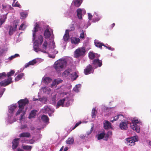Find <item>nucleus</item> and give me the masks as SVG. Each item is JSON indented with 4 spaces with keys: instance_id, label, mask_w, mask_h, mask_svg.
I'll use <instances>...</instances> for the list:
<instances>
[{
    "instance_id": "338daca9",
    "label": "nucleus",
    "mask_w": 151,
    "mask_h": 151,
    "mask_svg": "<svg viewBox=\"0 0 151 151\" xmlns=\"http://www.w3.org/2000/svg\"><path fill=\"white\" fill-rule=\"evenodd\" d=\"M2 8L3 9H5L6 7V5H2Z\"/></svg>"
},
{
    "instance_id": "473e14b6",
    "label": "nucleus",
    "mask_w": 151,
    "mask_h": 151,
    "mask_svg": "<svg viewBox=\"0 0 151 151\" xmlns=\"http://www.w3.org/2000/svg\"><path fill=\"white\" fill-rule=\"evenodd\" d=\"M41 118L42 121L45 123L47 122L49 120V118L47 116L45 115H42Z\"/></svg>"
},
{
    "instance_id": "69168bd1",
    "label": "nucleus",
    "mask_w": 151,
    "mask_h": 151,
    "mask_svg": "<svg viewBox=\"0 0 151 151\" xmlns=\"http://www.w3.org/2000/svg\"><path fill=\"white\" fill-rule=\"evenodd\" d=\"M95 57H96V58H99L100 56V55H99L97 54H95Z\"/></svg>"
},
{
    "instance_id": "e2e57ef3",
    "label": "nucleus",
    "mask_w": 151,
    "mask_h": 151,
    "mask_svg": "<svg viewBox=\"0 0 151 151\" xmlns=\"http://www.w3.org/2000/svg\"><path fill=\"white\" fill-rule=\"evenodd\" d=\"M80 137L82 139H84L85 137V136L83 135H81L80 136Z\"/></svg>"
},
{
    "instance_id": "20e7f679",
    "label": "nucleus",
    "mask_w": 151,
    "mask_h": 151,
    "mask_svg": "<svg viewBox=\"0 0 151 151\" xmlns=\"http://www.w3.org/2000/svg\"><path fill=\"white\" fill-rule=\"evenodd\" d=\"M132 123L131 124L130 127L134 130L136 131L137 132H140V128L139 126L137 124L138 123H140V121L136 118H134L132 120Z\"/></svg>"
},
{
    "instance_id": "4d7b16f0",
    "label": "nucleus",
    "mask_w": 151,
    "mask_h": 151,
    "mask_svg": "<svg viewBox=\"0 0 151 151\" xmlns=\"http://www.w3.org/2000/svg\"><path fill=\"white\" fill-rule=\"evenodd\" d=\"M100 18L101 17H98L96 18L95 19H94L93 20V22H97L100 20Z\"/></svg>"
},
{
    "instance_id": "39448f33",
    "label": "nucleus",
    "mask_w": 151,
    "mask_h": 151,
    "mask_svg": "<svg viewBox=\"0 0 151 151\" xmlns=\"http://www.w3.org/2000/svg\"><path fill=\"white\" fill-rule=\"evenodd\" d=\"M86 52L85 48L82 47L76 49L74 52V56L77 58L84 55Z\"/></svg>"
},
{
    "instance_id": "f8f14e48",
    "label": "nucleus",
    "mask_w": 151,
    "mask_h": 151,
    "mask_svg": "<svg viewBox=\"0 0 151 151\" xmlns=\"http://www.w3.org/2000/svg\"><path fill=\"white\" fill-rule=\"evenodd\" d=\"M39 27V25L37 23H36L35 25L33 31V41L35 39L36 32L38 31Z\"/></svg>"
},
{
    "instance_id": "e433bc0d",
    "label": "nucleus",
    "mask_w": 151,
    "mask_h": 151,
    "mask_svg": "<svg viewBox=\"0 0 151 151\" xmlns=\"http://www.w3.org/2000/svg\"><path fill=\"white\" fill-rule=\"evenodd\" d=\"M86 36V35L85 33L82 30L80 34L79 38L81 39H84Z\"/></svg>"
},
{
    "instance_id": "0e129e2a",
    "label": "nucleus",
    "mask_w": 151,
    "mask_h": 151,
    "mask_svg": "<svg viewBox=\"0 0 151 151\" xmlns=\"http://www.w3.org/2000/svg\"><path fill=\"white\" fill-rule=\"evenodd\" d=\"M105 47H106L108 49H109L110 50H114V48H111V47H108L107 46H105Z\"/></svg>"
},
{
    "instance_id": "1a4fd4ad",
    "label": "nucleus",
    "mask_w": 151,
    "mask_h": 151,
    "mask_svg": "<svg viewBox=\"0 0 151 151\" xmlns=\"http://www.w3.org/2000/svg\"><path fill=\"white\" fill-rule=\"evenodd\" d=\"M94 71V70L92 65H89L86 69L84 70V73L86 75H88L91 73H92Z\"/></svg>"
},
{
    "instance_id": "5701e85b",
    "label": "nucleus",
    "mask_w": 151,
    "mask_h": 151,
    "mask_svg": "<svg viewBox=\"0 0 151 151\" xmlns=\"http://www.w3.org/2000/svg\"><path fill=\"white\" fill-rule=\"evenodd\" d=\"M37 62L35 59H34L32 61L29 62L28 63H26L25 65V67L26 68L28 67L29 65H33Z\"/></svg>"
},
{
    "instance_id": "7ed1b4c3",
    "label": "nucleus",
    "mask_w": 151,
    "mask_h": 151,
    "mask_svg": "<svg viewBox=\"0 0 151 151\" xmlns=\"http://www.w3.org/2000/svg\"><path fill=\"white\" fill-rule=\"evenodd\" d=\"M29 101L27 98L20 100L18 102L19 104V109L16 113V115L19 114L24 109V106L29 103Z\"/></svg>"
},
{
    "instance_id": "6ab92c4d",
    "label": "nucleus",
    "mask_w": 151,
    "mask_h": 151,
    "mask_svg": "<svg viewBox=\"0 0 151 151\" xmlns=\"http://www.w3.org/2000/svg\"><path fill=\"white\" fill-rule=\"evenodd\" d=\"M104 126L105 129L110 128H111V124L107 121H104Z\"/></svg>"
},
{
    "instance_id": "37998d69",
    "label": "nucleus",
    "mask_w": 151,
    "mask_h": 151,
    "mask_svg": "<svg viewBox=\"0 0 151 151\" xmlns=\"http://www.w3.org/2000/svg\"><path fill=\"white\" fill-rule=\"evenodd\" d=\"M96 109L93 108L92 110L91 116L92 118H94L96 116Z\"/></svg>"
},
{
    "instance_id": "ea45409f",
    "label": "nucleus",
    "mask_w": 151,
    "mask_h": 151,
    "mask_svg": "<svg viewBox=\"0 0 151 151\" xmlns=\"http://www.w3.org/2000/svg\"><path fill=\"white\" fill-rule=\"evenodd\" d=\"M95 53L92 52H89V57L90 59H93L95 58Z\"/></svg>"
},
{
    "instance_id": "72a5a7b5",
    "label": "nucleus",
    "mask_w": 151,
    "mask_h": 151,
    "mask_svg": "<svg viewBox=\"0 0 151 151\" xmlns=\"http://www.w3.org/2000/svg\"><path fill=\"white\" fill-rule=\"evenodd\" d=\"M67 107L69 106L73 102V100L72 99V98L70 97L69 98H67Z\"/></svg>"
},
{
    "instance_id": "2eb2a0df",
    "label": "nucleus",
    "mask_w": 151,
    "mask_h": 151,
    "mask_svg": "<svg viewBox=\"0 0 151 151\" xmlns=\"http://www.w3.org/2000/svg\"><path fill=\"white\" fill-rule=\"evenodd\" d=\"M71 43L75 45L78 44L80 42V40L78 38L72 37L71 38Z\"/></svg>"
},
{
    "instance_id": "de8ad7c7",
    "label": "nucleus",
    "mask_w": 151,
    "mask_h": 151,
    "mask_svg": "<svg viewBox=\"0 0 151 151\" xmlns=\"http://www.w3.org/2000/svg\"><path fill=\"white\" fill-rule=\"evenodd\" d=\"M6 19V17H5L4 19L2 20L0 19V27H1L2 25L5 22V20Z\"/></svg>"
},
{
    "instance_id": "4be33fe9",
    "label": "nucleus",
    "mask_w": 151,
    "mask_h": 151,
    "mask_svg": "<svg viewBox=\"0 0 151 151\" xmlns=\"http://www.w3.org/2000/svg\"><path fill=\"white\" fill-rule=\"evenodd\" d=\"M37 111L35 110H33L31 111L30 113L28 118L30 119L32 118H35L36 115V113Z\"/></svg>"
},
{
    "instance_id": "ddd939ff",
    "label": "nucleus",
    "mask_w": 151,
    "mask_h": 151,
    "mask_svg": "<svg viewBox=\"0 0 151 151\" xmlns=\"http://www.w3.org/2000/svg\"><path fill=\"white\" fill-rule=\"evenodd\" d=\"M127 122L126 121L122 122L120 123L119 127L122 130H126L127 129Z\"/></svg>"
},
{
    "instance_id": "393cba45",
    "label": "nucleus",
    "mask_w": 151,
    "mask_h": 151,
    "mask_svg": "<svg viewBox=\"0 0 151 151\" xmlns=\"http://www.w3.org/2000/svg\"><path fill=\"white\" fill-rule=\"evenodd\" d=\"M42 111L43 113L46 114L48 113L50 111H51V108L47 106H45L43 109H42Z\"/></svg>"
},
{
    "instance_id": "49530a36",
    "label": "nucleus",
    "mask_w": 151,
    "mask_h": 151,
    "mask_svg": "<svg viewBox=\"0 0 151 151\" xmlns=\"http://www.w3.org/2000/svg\"><path fill=\"white\" fill-rule=\"evenodd\" d=\"M18 25V23L17 22H14L13 23V25L12 26L13 28L16 30L17 28Z\"/></svg>"
},
{
    "instance_id": "f3484780",
    "label": "nucleus",
    "mask_w": 151,
    "mask_h": 151,
    "mask_svg": "<svg viewBox=\"0 0 151 151\" xmlns=\"http://www.w3.org/2000/svg\"><path fill=\"white\" fill-rule=\"evenodd\" d=\"M42 82L46 84L50 83L52 81V79L49 77H44L42 79Z\"/></svg>"
},
{
    "instance_id": "423d86ee",
    "label": "nucleus",
    "mask_w": 151,
    "mask_h": 151,
    "mask_svg": "<svg viewBox=\"0 0 151 151\" xmlns=\"http://www.w3.org/2000/svg\"><path fill=\"white\" fill-rule=\"evenodd\" d=\"M138 140V137L134 136L132 137L126 138L125 142L128 145L132 146L134 145L135 142L137 141Z\"/></svg>"
},
{
    "instance_id": "09e8293b",
    "label": "nucleus",
    "mask_w": 151,
    "mask_h": 151,
    "mask_svg": "<svg viewBox=\"0 0 151 151\" xmlns=\"http://www.w3.org/2000/svg\"><path fill=\"white\" fill-rule=\"evenodd\" d=\"M16 108V106L15 105H13L10 107L9 110L11 112H12L14 111Z\"/></svg>"
},
{
    "instance_id": "a19ab883",
    "label": "nucleus",
    "mask_w": 151,
    "mask_h": 151,
    "mask_svg": "<svg viewBox=\"0 0 151 151\" xmlns=\"http://www.w3.org/2000/svg\"><path fill=\"white\" fill-rule=\"evenodd\" d=\"M27 14L26 13H24L22 12L20 13V15L22 18V19H24L26 18L27 15Z\"/></svg>"
},
{
    "instance_id": "4468645a",
    "label": "nucleus",
    "mask_w": 151,
    "mask_h": 151,
    "mask_svg": "<svg viewBox=\"0 0 151 151\" xmlns=\"http://www.w3.org/2000/svg\"><path fill=\"white\" fill-rule=\"evenodd\" d=\"M19 138H17L14 139L12 142V148L13 149H16L18 146V141L19 140Z\"/></svg>"
},
{
    "instance_id": "774afa93",
    "label": "nucleus",
    "mask_w": 151,
    "mask_h": 151,
    "mask_svg": "<svg viewBox=\"0 0 151 151\" xmlns=\"http://www.w3.org/2000/svg\"><path fill=\"white\" fill-rule=\"evenodd\" d=\"M82 13H83V14L86 13V12L85 9H82Z\"/></svg>"
},
{
    "instance_id": "9d476101",
    "label": "nucleus",
    "mask_w": 151,
    "mask_h": 151,
    "mask_svg": "<svg viewBox=\"0 0 151 151\" xmlns=\"http://www.w3.org/2000/svg\"><path fill=\"white\" fill-rule=\"evenodd\" d=\"M92 62L93 66L95 68H97L98 66L99 67H101L102 65L101 60H99V59H94Z\"/></svg>"
},
{
    "instance_id": "58836bf2",
    "label": "nucleus",
    "mask_w": 151,
    "mask_h": 151,
    "mask_svg": "<svg viewBox=\"0 0 151 151\" xmlns=\"http://www.w3.org/2000/svg\"><path fill=\"white\" fill-rule=\"evenodd\" d=\"M74 29V28L73 25L71 26L70 29H67V40L69 38V35L68 34V32L69 31H71L73 30Z\"/></svg>"
},
{
    "instance_id": "7c9ffc66",
    "label": "nucleus",
    "mask_w": 151,
    "mask_h": 151,
    "mask_svg": "<svg viewBox=\"0 0 151 151\" xmlns=\"http://www.w3.org/2000/svg\"><path fill=\"white\" fill-rule=\"evenodd\" d=\"M24 75L23 73H21L17 76L15 78V81H18L21 79L24 76Z\"/></svg>"
},
{
    "instance_id": "052dcab7",
    "label": "nucleus",
    "mask_w": 151,
    "mask_h": 151,
    "mask_svg": "<svg viewBox=\"0 0 151 151\" xmlns=\"http://www.w3.org/2000/svg\"><path fill=\"white\" fill-rule=\"evenodd\" d=\"M66 30H65V34L63 37V39L65 41H66Z\"/></svg>"
},
{
    "instance_id": "bf43d9fd",
    "label": "nucleus",
    "mask_w": 151,
    "mask_h": 151,
    "mask_svg": "<svg viewBox=\"0 0 151 151\" xmlns=\"http://www.w3.org/2000/svg\"><path fill=\"white\" fill-rule=\"evenodd\" d=\"M88 19H89V20H91V18L92 17V16L91 15V14L88 13Z\"/></svg>"
},
{
    "instance_id": "79ce46f5",
    "label": "nucleus",
    "mask_w": 151,
    "mask_h": 151,
    "mask_svg": "<svg viewBox=\"0 0 151 151\" xmlns=\"http://www.w3.org/2000/svg\"><path fill=\"white\" fill-rule=\"evenodd\" d=\"M6 76V74L5 72L0 73V79L4 78Z\"/></svg>"
},
{
    "instance_id": "864d4df0",
    "label": "nucleus",
    "mask_w": 151,
    "mask_h": 151,
    "mask_svg": "<svg viewBox=\"0 0 151 151\" xmlns=\"http://www.w3.org/2000/svg\"><path fill=\"white\" fill-rule=\"evenodd\" d=\"M27 142H26L27 143H30V144H32L34 143L35 141H34V140L33 139H31L30 140H27Z\"/></svg>"
},
{
    "instance_id": "2f4dec72",
    "label": "nucleus",
    "mask_w": 151,
    "mask_h": 151,
    "mask_svg": "<svg viewBox=\"0 0 151 151\" xmlns=\"http://www.w3.org/2000/svg\"><path fill=\"white\" fill-rule=\"evenodd\" d=\"M16 31L14 28L12 26H10L9 27V34L10 36L12 35L14 32Z\"/></svg>"
},
{
    "instance_id": "c756f323",
    "label": "nucleus",
    "mask_w": 151,
    "mask_h": 151,
    "mask_svg": "<svg viewBox=\"0 0 151 151\" xmlns=\"http://www.w3.org/2000/svg\"><path fill=\"white\" fill-rule=\"evenodd\" d=\"M81 87V85L80 84L76 85L73 88V90L76 92L79 91Z\"/></svg>"
},
{
    "instance_id": "13d9d810",
    "label": "nucleus",
    "mask_w": 151,
    "mask_h": 151,
    "mask_svg": "<svg viewBox=\"0 0 151 151\" xmlns=\"http://www.w3.org/2000/svg\"><path fill=\"white\" fill-rule=\"evenodd\" d=\"M57 85V83L56 81H55V80H54V81H53L51 85L52 86H53Z\"/></svg>"
},
{
    "instance_id": "0eeeda50",
    "label": "nucleus",
    "mask_w": 151,
    "mask_h": 151,
    "mask_svg": "<svg viewBox=\"0 0 151 151\" xmlns=\"http://www.w3.org/2000/svg\"><path fill=\"white\" fill-rule=\"evenodd\" d=\"M109 134L111 135L112 132H109L108 134H105L103 132L102 133L99 134L97 135V139L98 140L103 139L104 140H107L108 139Z\"/></svg>"
},
{
    "instance_id": "f03ea898",
    "label": "nucleus",
    "mask_w": 151,
    "mask_h": 151,
    "mask_svg": "<svg viewBox=\"0 0 151 151\" xmlns=\"http://www.w3.org/2000/svg\"><path fill=\"white\" fill-rule=\"evenodd\" d=\"M66 66V60L60 59L56 61L53 65V67L58 73L64 70Z\"/></svg>"
},
{
    "instance_id": "bb28decb",
    "label": "nucleus",
    "mask_w": 151,
    "mask_h": 151,
    "mask_svg": "<svg viewBox=\"0 0 151 151\" xmlns=\"http://www.w3.org/2000/svg\"><path fill=\"white\" fill-rule=\"evenodd\" d=\"M40 45H37L35 43H34L33 45V48L34 50L36 52H37L39 51H41L42 52L41 49L39 47Z\"/></svg>"
},
{
    "instance_id": "9b49d317",
    "label": "nucleus",
    "mask_w": 151,
    "mask_h": 151,
    "mask_svg": "<svg viewBox=\"0 0 151 151\" xmlns=\"http://www.w3.org/2000/svg\"><path fill=\"white\" fill-rule=\"evenodd\" d=\"M43 38L42 36L40 35L38 36L37 39L34 42V43L37 45H41L43 42Z\"/></svg>"
},
{
    "instance_id": "aec40b11",
    "label": "nucleus",
    "mask_w": 151,
    "mask_h": 151,
    "mask_svg": "<svg viewBox=\"0 0 151 151\" xmlns=\"http://www.w3.org/2000/svg\"><path fill=\"white\" fill-rule=\"evenodd\" d=\"M65 99L63 98V99H60L57 102L56 106V108H58L59 106H63V103L65 101Z\"/></svg>"
},
{
    "instance_id": "f257e3e1",
    "label": "nucleus",
    "mask_w": 151,
    "mask_h": 151,
    "mask_svg": "<svg viewBox=\"0 0 151 151\" xmlns=\"http://www.w3.org/2000/svg\"><path fill=\"white\" fill-rule=\"evenodd\" d=\"M73 62V60L71 58H67V64H70L71 67L67 69V79H68L71 82L75 80L78 77L76 75V73L73 72L72 69V63Z\"/></svg>"
},
{
    "instance_id": "c85d7f7f",
    "label": "nucleus",
    "mask_w": 151,
    "mask_h": 151,
    "mask_svg": "<svg viewBox=\"0 0 151 151\" xmlns=\"http://www.w3.org/2000/svg\"><path fill=\"white\" fill-rule=\"evenodd\" d=\"M77 16L79 19L82 18V9H78L77 10Z\"/></svg>"
},
{
    "instance_id": "6e6d98bb",
    "label": "nucleus",
    "mask_w": 151,
    "mask_h": 151,
    "mask_svg": "<svg viewBox=\"0 0 151 151\" xmlns=\"http://www.w3.org/2000/svg\"><path fill=\"white\" fill-rule=\"evenodd\" d=\"M81 123V122H78L77 123H76V124L75 125V126L72 128V129H71V130H73L76 127H78L80 124Z\"/></svg>"
},
{
    "instance_id": "6e6552de",
    "label": "nucleus",
    "mask_w": 151,
    "mask_h": 151,
    "mask_svg": "<svg viewBox=\"0 0 151 151\" xmlns=\"http://www.w3.org/2000/svg\"><path fill=\"white\" fill-rule=\"evenodd\" d=\"M12 78H8L0 82V85L1 86H5L12 82Z\"/></svg>"
},
{
    "instance_id": "5fc2aeb1",
    "label": "nucleus",
    "mask_w": 151,
    "mask_h": 151,
    "mask_svg": "<svg viewBox=\"0 0 151 151\" xmlns=\"http://www.w3.org/2000/svg\"><path fill=\"white\" fill-rule=\"evenodd\" d=\"M25 114V111H23L22 114H21L20 116V120L21 121L22 120V119L23 118Z\"/></svg>"
},
{
    "instance_id": "412c9836",
    "label": "nucleus",
    "mask_w": 151,
    "mask_h": 151,
    "mask_svg": "<svg viewBox=\"0 0 151 151\" xmlns=\"http://www.w3.org/2000/svg\"><path fill=\"white\" fill-rule=\"evenodd\" d=\"M45 37V38H48L51 36V33L48 29H46L44 34Z\"/></svg>"
},
{
    "instance_id": "c9c22d12",
    "label": "nucleus",
    "mask_w": 151,
    "mask_h": 151,
    "mask_svg": "<svg viewBox=\"0 0 151 151\" xmlns=\"http://www.w3.org/2000/svg\"><path fill=\"white\" fill-rule=\"evenodd\" d=\"M74 142V139L73 137L68 138L67 140V144H73Z\"/></svg>"
},
{
    "instance_id": "8fccbe9b",
    "label": "nucleus",
    "mask_w": 151,
    "mask_h": 151,
    "mask_svg": "<svg viewBox=\"0 0 151 151\" xmlns=\"http://www.w3.org/2000/svg\"><path fill=\"white\" fill-rule=\"evenodd\" d=\"M55 80L57 83V85H58L59 83H61L63 81V80H62L59 78Z\"/></svg>"
},
{
    "instance_id": "a211bd4d",
    "label": "nucleus",
    "mask_w": 151,
    "mask_h": 151,
    "mask_svg": "<svg viewBox=\"0 0 151 151\" xmlns=\"http://www.w3.org/2000/svg\"><path fill=\"white\" fill-rule=\"evenodd\" d=\"M31 136L30 133L29 132H24L20 134L19 136V137H26L29 138Z\"/></svg>"
},
{
    "instance_id": "a18cd8bd",
    "label": "nucleus",
    "mask_w": 151,
    "mask_h": 151,
    "mask_svg": "<svg viewBox=\"0 0 151 151\" xmlns=\"http://www.w3.org/2000/svg\"><path fill=\"white\" fill-rule=\"evenodd\" d=\"M12 6L13 7H18L19 8L21 7V6L20 5L18 1L16 2L14 4L13 3V4H12Z\"/></svg>"
},
{
    "instance_id": "a878e982",
    "label": "nucleus",
    "mask_w": 151,
    "mask_h": 151,
    "mask_svg": "<svg viewBox=\"0 0 151 151\" xmlns=\"http://www.w3.org/2000/svg\"><path fill=\"white\" fill-rule=\"evenodd\" d=\"M94 43L95 46L96 47H99V48H101L102 46H105V45L104 44L101 43L97 40H95L94 41Z\"/></svg>"
},
{
    "instance_id": "3c124183",
    "label": "nucleus",
    "mask_w": 151,
    "mask_h": 151,
    "mask_svg": "<svg viewBox=\"0 0 151 151\" xmlns=\"http://www.w3.org/2000/svg\"><path fill=\"white\" fill-rule=\"evenodd\" d=\"M92 125L91 128V129L89 131H88L87 132V134L88 135H89L91 134L93 130V124H92Z\"/></svg>"
},
{
    "instance_id": "dca6fc26",
    "label": "nucleus",
    "mask_w": 151,
    "mask_h": 151,
    "mask_svg": "<svg viewBox=\"0 0 151 151\" xmlns=\"http://www.w3.org/2000/svg\"><path fill=\"white\" fill-rule=\"evenodd\" d=\"M82 2V0H73L72 4L77 7H78L80 6Z\"/></svg>"
},
{
    "instance_id": "c03bdc74",
    "label": "nucleus",
    "mask_w": 151,
    "mask_h": 151,
    "mask_svg": "<svg viewBox=\"0 0 151 151\" xmlns=\"http://www.w3.org/2000/svg\"><path fill=\"white\" fill-rule=\"evenodd\" d=\"M19 56V55L18 54H16L14 55L11 56L9 58V60H12L13 59H14L16 57Z\"/></svg>"
},
{
    "instance_id": "4c0bfd02",
    "label": "nucleus",
    "mask_w": 151,
    "mask_h": 151,
    "mask_svg": "<svg viewBox=\"0 0 151 151\" xmlns=\"http://www.w3.org/2000/svg\"><path fill=\"white\" fill-rule=\"evenodd\" d=\"M22 147L24 150L30 151L32 149V147L30 146L27 145H22Z\"/></svg>"
},
{
    "instance_id": "b1692460",
    "label": "nucleus",
    "mask_w": 151,
    "mask_h": 151,
    "mask_svg": "<svg viewBox=\"0 0 151 151\" xmlns=\"http://www.w3.org/2000/svg\"><path fill=\"white\" fill-rule=\"evenodd\" d=\"M47 41L46 40L45 41L42 45V52L44 53H46V50L47 48Z\"/></svg>"
},
{
    "instance_id": "f704fd0d",
    "label": "nucleus",
    "mask_w": 151,
    "mask_h": 151,
    "mask_svg": "<svg viewBox=\"0 0 151 151\" xmlns=\"http://www.w3.org/2000/svg\"><path fill=\"white\" fill-rule=\"evenodd\" d=\"M15 71L14 70H11L10 72L7 73L6 76H7L8 78H12L10 77L13 75Z\"/></svg>"
},
{
    "instance_id": "680f3d73",
    "label": "nucleus",
    "mask_w": 151,
    "mask_h": 151,
    "mask_svg": "<svg viewBox=\"0 0 151 151\" xmlns=\"http://www.w3.org/2000/svg\"><path fill=\"white\" fill-rule=\"evenodd\" d=\"M27 127V125H22L21 126V128L22 129L26 128Z\"/></svg>"
},
{
    "instance_id": "603ef678",
    "label": "nucleus",
    "mask_w": 151,
    "mask_h": 151,
    "mask_svg": "<svg viewBox=\"0 0 151 151\" xmlns=\"http://www.w3.org/2000/svg\"><path fill=\"white\" fill-rule=\"evenodd\" d=\"M24 23H22L19 27V30H24V29H25V27H24V28H23V27L24 26Z\"/></svg>"
},
{
    "instance_id": "cd10ccee",
    "label": "nucleus",
    "mask_w": 151,
    "mask_h": 151,
    "mask_svg": "<svg viewBox=\"0 0 151 151\" xmlns=\"http://www.w3.org/2000/svg\"><path fill=\"white\" fill-rule=\"evenodd\" d=\"M122 116V115L121 114H118L116 116H114V117L111 118L110 119V121L112 122H113L114 121L117 120L119 118V116Z\"/></svg>"
}]
</instances>
